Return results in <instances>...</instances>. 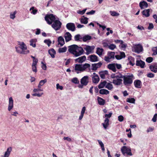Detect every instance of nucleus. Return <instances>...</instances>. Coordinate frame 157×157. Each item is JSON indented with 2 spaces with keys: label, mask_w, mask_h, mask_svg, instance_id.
Instances as JSON below:
<instances>
[{
  "label": "nucleus",
  "mask_w": 157,
  "mask_h": 157,
  "mask_svg": "<svg viewBox=\"0 0 157 157\" xmlns=\"http://www.w3.org/2000/svg\"><path fill=\"white\" fill-rule=\"evenodd\" d=\"M56 18L53 14L47 15L45 17V19L47 23L49 25L51 24L54 21L52 26L55 30H59L61 27L62 23L58 20H55Z\"/></svg>",
  "instance_id": "obj_1"
},
{
  "label": "nucleus",
  "mask_w": 157,
  "mask_h": 157,
  "mask_svg": "<svg viewBox=\"0 0 157 157\" xmlns=\"http://www.w3.org/2000/svg\"><path fill=\"white\" fill-rule=\"evenodd\" d=\"M68 51L75 56L78 57L83 54L84 51L82 47L74 44L68 47Z\"/></svg>",
  "instance_id": "obj_2"
},
{
  "label": "nucleus",
  "mask_w": 157,
  "mask_h": 157,
  "mask_svg": "<svg viewBox=\"0 0 157 157\" xmlns=\"http://www.w3.org/2000/svg\"><path fill=\"white\" fill-rule=\"evenodd\" d=\"M19 46L16 47V51L18 53L22 54H26L29 52V50L27 49L26 45L23 42H18Z\"/></svg>",
  "instance_id": "obj_3"
},
{
  "label": "nucleus",
  "mask_w": 157,
  "mask_h": 157,
  "mask_svg": "<svg viewBox=\"0 0 157 157\" xmlns=\"http://www.w3.org/2000/svg\"><path fill=\"white\" fill-rule=\"evenodd\" d=\"M132 75H125L123 76L124 83L126 86H128L132 82Z\"/></svg>",
  "instance_id": "obj_4"
},
{
  "label": "nucleus",
  "mask_w": 157,
  "mask_h": 157,
  "mask_svg": "<svg viewBox=\"0 0 157 157\" xmlns=\"http://www.w3.org/2000/svg\"><path fill=\"white\" fill-rule=\"evenodd\" d=\"M121 150L122 154L124 155H125V154L130 156L132 155V154L131 152V149L130 147L125 146H123L121 148Z\"/></svg>",
  "instance_id": "obj_5"
},
{
  "label": "nucleus",
  "mask_w": 157,
  "mask_h": 157,
  "mask_svg": "<svg viewBox=\"0 0 157 157\" xmlns=\"http://www.w3.org/2000/svg\"><path fill=\"white\" fill-rule=\"evenodd\" d=\"M115 53L114 52H109L108 53V56H105L104 60L106 62H110L109 60L111 59L114 58Z\"/></svg>",
  "instance_id": "obj_6"
},
{
  "label": "nucleus",
  "mask_w": 157,
  "mask_h": 157,
  "mask_svg": "<svg viewBox=\"0 0 157 157\" xmlns=\"http://www.w3.org/2000/svg\"><path fill=\"white\" fill-rule=\"evenodd\" d=\"M134 52L137 53H140L142 52L143 50V47L140 44H138L135 45L134 46Z\"/></svg>",
  "instance_id": "obj_7"
},
{
  "label": "nucleus",
  "mask_w": 157,
  "mask_h": 157,
  "mask_svg": "<svg viewBox=\"0 0 157 157\" xmlns=\"http://www.w3.org/2000/svg\"><path fill=\"white\" fill-rule=\"evenodd\" d=\"M89 82L88 77V76H84L81 79L80 82L82 84L86 86L87 85Z\"/></svg>",
  "instance_id": "obj_8"
},
{
  "label": "nucleus",
  "mask_w": 157,
  "mask_h": 157,
  "mask_svg": "<svg viewBox=\"0 0 157 157\" xmlns=\"http://www.w3.org/2000/svg\"><path fill=\"white\" fill-rule=\"evenodd\" d=\"M67 28L69 30L72 31H74L75 29V24L72 23H67L66 26Z\"/></svg>",
  "instance_id": "obj_9"
},
{
  "label": "nucleus",
  "mask_w": 157,
  "mask_h": 157,
  "mask_svg": "<svg viewBox=\"0 0 157 157\" xmlns=\"http://www.w3.org/2000/svg\"><path fill=\"white\" fill-rule=\"evenodd\" d=\"M13 101L12 97H11L9 98V105L8 109V111H10L13 108Z\"/></svg>",
  "instance_id": "obj_10"
},
{
  "label": "nucleus",
  "mask_w": 157,
  "mask_h": 157,
  "mask_svg": "<svg viewBox=\"0 0 157 157\" xmlns=\"http://www.w3.org/2000/svg\"><path fill=\"white\" fill-rule=\"evenodd\" d=\"M102 65V63L101 62L96 63L92 64V69L93 71H95L98 68L100 67Z\"/></svg>",
  "instance_id": "obj_11"
},
{
  "label": "nucleus",
  "mask_w": 157,
  "mask_h": 157,
  "mask_svg": "<svg viewBox=\"0 0 157 157\" xmlns=\"http://www.w3.org/2000/svg\"><path fill=\"white\" fill-rule=\"evenodd\" d=\"M12 150V147H9L7 149L6 151L5 152L3 155H2L1 157H9Z\"/></svg>",
  "instance_id": "obj_12"
},
{
  "label": "nucleus",
  "mask_w": 157,
  "mask_h": 157,
  "mask_svg": "<svg viewBox=\"0 0 157 157\" xmlns=\"http://www.w3.org/2000/svg\"><path fill=\"white\" fill-rule=\"evenodd\" d=\"M64 37L66 42H67L71 40L72 36L69 32H67L65 33Z\"/></svg>",
  "instance_id": "obj_13"
},
{
  "label": "nucleus",
  "mask_w": 157,
  "mask_h": 157,
  "mask_svg": "<svg viewBox=\"0 0 157 157\" xmlns=\"http://www.w3.org/2000/svg\"><path fill=\"white\" fill-rule=\"evenodd\" d=\"M84 49L86 51V54L88 55L91 53L92 51L94 49L93 46H91L88 45L86 46V47L84 48Z\"/></svg>",
  "instance_id": "obj_14"
},
{
  "label": "nucleus",
  "mask_w": 157,
  "mask_h": 157,
  "mask_svg": "<svg viewBox=\"0 0 157 157\" xmlns=\"http://www.w3.org/2000/svg\"><path fill=\"white\" fill-rule=\"evenodd\" d=\"M139 6L141 9L146 8L148 6V5L147 3L144 1L140 2Z\"/></svg>",
  "instance_id": "obj_15"
},
{
  "label": "nucleus",
  "mask_w": 157,
  "mask_h": 157,
  "mask_svg": "<svg viewBox=\"0 0 157 157\" xmlns=\"http://www.w3.org/2000/svg\"><path fill=\"white\" fill-rule=\"evenodd\" d=\"M86 59V57L85 56L80 57L75 59V62H78L79 63H82Z\"/></svg>",
  "instance_id": "obj_16"
},
{
  "label": "nucleus",
  "mask_w": 157,
  "mask_h": 157,
  "mask_svg": "<svg viewBox=\"0 0 157 157\" xmlns=\"http://www.w3.org/2000/svg\"><path fill=\"white\" fill-rule=\"evenodd\" d=\"M122 80L120 78H116L113 81V83L116 85H120L122 82Z\"/></svg>",
  "instance_id": "obj_17"
},
{
  "label": "nucleus",
  "mask_w": 157,
  "mask_h": 157,
  "mask_svg": "<svg viewBox=\"0 0 157 157\" xmlns=\"http://www.w3.org/2000/svg\"><path fill=\"white\" fill-rule=\"evenodd\" d=\"M89 57L91 62H95L98 61L97 56L95 55H90Z\"/></svg>",
  "instance_id": "obj_18"
},
{
  "label": "nucleus",
  "mask_w": 157,
  "mask_h": 157,
  "mask_svg": "<svg viewBox=\"0 0 157 157\" xmlns=\"http://www.w3.org/2000/svg\"><path fill=\"white\" fill-rule=\"evenodd\" d=\"M107 67L110 70H112L114 72L116 71V69L115 63L110 64L108 65Z\"/></svg>",
  "instance_id": "obj_19"
},
{
  "label": "nucleus",
  "mask_w": 157,
  "mask_h": 157,
  "mask_svg": "<svg viewBox=\"0 0 157 157\" xmlns=\"http://www.w3.org/2000/svg\"><path fill=\"white\" fill-rule=\"evenodd\" d=\"M92 82L93 83L97 84L99 81V78L98 75H95L92 77Z\"/></svg>",
  "instance_id": "obj_20"
},
{
  "label": "nucleus",
  "mask_w": 157,
  "mask_h": 157,
  "mask_svg": "<svg viewBox=\"0 0 157 157\" xmlns=\"http://www.w3.org/2000/svg\"><path fill=\"white\" fill-rule=\"evenodd\" d=\"M58 40V44H60L61 46H63L65 44L64 39L62 36L59 37Z\"/></svg>",
  "instance_id": "obj_21"
},
{
  "label": "nucleus",
  "mask_w": 157,
  "mask_h": 157,
  "mask_svg": "<svg viewBox=\"0 0 157 157\" xmlns=\"http://www.w3.org/2000/svg\"><path fill=\"white\" fill-rule=\"evenodd\" d=\"M145 64V62L141 60L136 61V65L137 66H140L141 68H144Z\"/></svg>",
  "instance_id": "obj_22"
},
{
  "label": "nucleus",
  "mask_w": 157,
  "mask_h": 157,
  "mask_svg": "<svg viewBox=\"0 0 157 157\" xmlns=\"http://www.w3.org/2000/svg\"><path fill=\"white\" fill-rule=\"evenodd\" d=\"M101 78L102 79L105 78V75H108V72L107 71H105L99 72Z\"/></svg>",
  "instance_id": "obj_23"
},
{
  "label": "nucleus",
  "mask_w": 157,
  "mask_h": 157,
  "mask_svg": "<svg viewBox=\"0 0 157 157\" xmlns=\"http://www.w3.org/2000/svg\"><path fill=\"white\" fill-rule=\"evenodd\" d=\"M48 53L52 58H54L55 57V55L56 54V52L54 49L52 48L49 49L48 50Z\"/></svg>",
  "instance_id": "obj_24"
},
{
  "label": "nucleus",
  "mask_w": 157,
  "mask_h": 157,
  "mask_svg": "<svg viewBox=\"0 0 157 157\" xmlns=\"http://www.w3.org/2000/svg\"><path fill=\"white\" fill-rule=\"evenodd\" d=\"M149 68L154 73L157 72V65H151L150 66Z\"/></svg>",
  "instance_id": "obj_25"
},
{
  "label": "nucleus",
  "mask_w": 157,
  "mask_h": 157,
  "mask_svg": "<svg viewBox=\"0 0 157 157\" xmlns=\"http://www.w3.org/2000/svg\"><path fill=\"white\" fill-rule=\"evenodd\" d=\"M102 124L105 129L107 128L109 125V119L106 118L105 120L104 123H102Z\"/></svg>",
  "instance_id": "obj_26"
},
{
  "label": "nucleus",
  "mask_w": 157,
  "mask_h": 157,
  "mask_svg": "<svg viewBox=\"0 0 157 157\" xmlns=\"http://www.w3.org/2000/svg\"><path fill=\"white\" fill-rule=\"evenodd\" d=\"M141 81L139 80H136L134 82L135 86L137 88H140L141 87Z\"/></svg>",
  "instance_id": "obj_27"
},
{
  "label": "nucleus",
  "mask_w": 157,
  "mask_h": 157,
  "mask_svg": "<svg viewBox=\"0 0 157 157\" xmlns=\"http://www.w3.org/2000/svg\"><path fill=\"white\" fill-rule=\"evenodd\" d=\"M88 18L86 17H84V16H83L80 19L81 22L82 24H86L88 22Z\"/></svg>",
  "instance_id": "obj_28"
},
{
  "label": "nucleus",
  "mask_w": 157,
  "mask_h": 157,
  "mask_svg": "<svg viewBox=\"0 0 157 157\" xmlns=\"http://www.w3.org/2000/svg\"><path fill=\"white\" fill-rule=\"evenodd\" d=\"M150 10L149 9L144 10L142 12L143 15H144L146 17H148L150 16Z\"/></svg>",
  "instance_id": "obj_29"
},
{
  "label": "nucleus",
  "mask_w": 157,
  "mask_h": 157,
  "mask_svg": "<svg viewBox=\"0 0 157 157\" xmlns=\"http://www.w3.org/2000/svg\"><path fill=\"white\" fill-rule=\"evenodd\" d=\"M47 81V80L46 78L44 79V80H40L38 86V87L39 88H40L41 86H43L44 83H46Z\"/></svg>",
  "instance_id": "obj_30"
},
{
  "label": "nucleus",
  "mask_w": 157,
  "mask_h": 157,
  "mask_svg": "<svg viewBox=\"0 0 157 157\" xmlns=\"http://www.w3.org/2000/svg\"><path fill=\"white\" fill-rule=\"evenodd\" d=\"M98 104L100 105H104L105 102V100L102 98L98 97Z\"/></svg>",
  "instance_id": "obj_31"
},
{
  "label": "nucleus",
  "mask_w": 157,
  "mask_h": 157,
  "mask_svg": "<svg viewBox=\"0 0 157 157\" xmlns=\"http://www.w3.org/2000/svg\"><path fill=\"white\" fill-rule=\"evenodd\" d=\"M75 70L76 71H82V64H75Z\"/></svg>",
  "instance_id": "obj_32"
},
{
  "label": "nucleus",
  "mask_w": 157,
  "mask_h": 157,
  "mask_svg": "<svg viewBox=\"0 0 157 157\" xmlns=\"http://www.w3.org/2000/svg\"><path fill=\"white\" fill-rule=\"evenodd\" d=\"M36 39H32L30 41V45L32 46L33 48H35L36 47Z\"/></svg>",
  "instance_id": "obj_33"
},
{
  "label": "nucleus",
  "mask_w": 157,
  "mask_h": 157,
  "mask_svg": "<svg viewBox=\"0 0 157 157\" xmlns=\"http://www.w3.org/2000/svg\"><path fill=\"white\" fill-rule=\"evenodd\" d=\"M99 93L101 94H107L109 93V91L105 89H102L99 90Z\"/></svg>",
  "instance_id": "obj_34"
},
{
  "label": "nucleus",
  "mask_w": 157,
  "mask_h": 157,
  "mask_svg": "<svg viewBox=\"0 0 157 157\" xmlns=\"http://www.w3.org/2000/svg\"><path fill=\"white\" fill-rule=\"evenodd\" d=\"M107 84V82L106 81H104L100 83L98 86V88L99 89H101L104 88Z\"/></svg>",
  "instance_id": "obj_35"
},
{
  "label": "nucleus",
  "mask_w": 157,
  "mask_h": 157,
  "mask_svg": "<svg viewBox=\"0 0 157 157\" xmlns=\"http://www.w3.org/2000/svg\"><path fill=\"white\" fill-rule=\"evenodd\" d=\"M91 38L92 37L91 36L88 35H86L83 37L82 40L83 41L86 42L87 40H90Z\"/></svg>",
  "instance_id": "obj_36"
},
{
  "label": "nucleus",
  "mask_w": 157,
  "mask_h": 157,
  "mask_svg": "<svg viewBox=\"0 0 157 157\" xmlns=\"http://www.w3.org/2000/svg\"><path fill=\"white\" fill-rule=\"evenodd\" d=\"M90 64L89 63H86L83 65H82V71H85L87 68L90 67Z\"/></svg>",
  "instance_id": "obj_37"
},
{
  "label": "nucleus",
  "mask_w": 157,
  "mask_h": 157,
  "mask_svg": "<svg viewBox=\"0 0 157 157\" xmlns=\"http://www.w3.org/2000/svg\"><path fill=\"white\" fill-rule=\"evenodd\" d=\"M103 49L102 48H97L96 53L99 56H101L102 54Z\"/></svg>",
  "instance_id": "obj_38"
},
{
  "label": "nucleus",
  "mask_w": 157,
  "mask_h": 157,
  "mask_svg": "<svg viewBox=\"0 0 157 157\" xmlns=\"http://www.w3.org/2000/svg\"><path fill=\"white\" fill-rule=\"evenodd\" d=\"M105 87L109 90H111L113 88V85L110 83H107L105 86Z\"/></svg>",
  "instance_id": "obj_39"
},
{
  "label": "nucleus",
  "mask_w": 157,
  "mask_h": 157,
  "mask_svg": "<svg viewBox=\"0 0 157 157\" xmlns=\"http://www.w3.org/2000/svg\"><path fill=\"white\" fill-rule=\"evenodd\" d=\"M67 50V48L66 47H64L62 48H60L58 49V52L59 53L65 52Z\"/></svg>",
  "instance_id": "obj_40"
},
{
  "label": "nucleus",
  "mask_w": 157,
  "mask_h": 157,
  "mask_svg": "<svg viewBox=\"0 0 157 157\" xmlns=\"http://www.w3.org/2000/svg\"><path fill=\"white\" fill-rule=\"evenodd\" d=\"M127 102L135 104V99L134 98H127L126 100Z\"/></svg>",
  "instance_id": "obj_41"
},
{
  "label": "nucleus",
  "mask_w": 157,
  "mask_h": 157,
  "mask_svg": "<svg viewBox=\"0 0 157 157\" xmlns=\"http://www.w3.org/2000/svg\"><path fill=\"white\" fill-rule=\"evenodd\" d=\"M152 51L153 52L152 56H155L157 55V47H153L152 48Z\"/></svg>",
  "instance_id": "obj_42"
},
{
  "label": "nucleus",
  "mask_w": 157,
  "mask_h": 157,
  "mask_svg": "<svg viewBox=\"0 0 157 157\" xmlns=\"http://www.w3.org/2000/svg\"><path fill=\"white\" fill-rule=\"evenodd\" d=\"M128 59L130 60L129 62L130 64L132 66H133L135 64L134 62V59L132 57H129Z\"/></svg>",
  "instance_id": "obj_43"
},
{
  "label": "nucleus",
  "mask_w": 157,
  "mask_h": 157,
  "mask_svg": "<svg viewBox=\"0 0 157 157\" xmlns=\"http://www.w3.org/2000/svg\"><path fill=\"white\" fill-rule=\"evenodd\" d=\"M110 13L111 15L113 16H117L119 15V14L114 11H110Z\"/></svg>",
  "instance_id": "obj_44"
},
{
  "label": "nucleus",
  "mask_w": 157,
  "mask_h": 157,
  "mask_svg": "<svg viewBox=\"0 0 157 157\" xmlns=\"http://www.w3.org/2000/svg\"><path fill=\"white\" fill-rule=\"evenodd\" d=\"M16 13V11H14L13 13H11L10 14V17L11 19H13L15 17V14Z\"/></svg>",
  "instance_id": "obj_45"
},
{
  "label": "nucleus",
  "mask_w": 157,
  "mask_h": 157,
  "mask_svg": "<svg viewBox=\"0 0 157 157\" xmlns=\"http://www.w3.org/2000/svg\"><path fill=\"white\" fill-rule=\"evenodd\" d=\"M44 43L47 44L48 46H50L51 43L52 42L50 40H45L44 41Z\"/></svg>",
  "instance_id": "obj_46"
},
{
  "label": "nucleus",
  "mask_w": 157,
  "mask_h": 157,
  "mask_svg": "<svg viewBox=\"0 0 157 157\" xmlns=\"http://www.w3.org/2000/svg\"><path fill=\"white\" fill-rule=\"evenodd\" d=\"M72 82L75 84H78L79 82V81L78 80V78H73L72 80Z\"/></svg>",
  "instance_id": "obj_47"
},
{
  "label": "nucleus",
  "mask_w": 157,
  "mask_h": 157,
  "mask_svg": "<svg viewBox=\"0 0 157 157\" xmlns=\"http://www.w3.org/2000/svg\"><path fill=\"white\" fill-rule=\"evenodd\" d=\"M109 48L113 50L116 48V46L114 44H111L108 46Z\"/></svg>",
  "instance_id": "obj_48"
},
{
  "label": "nucleus",
  "mask_w": 157,
  "mask_h": 157,
  "mask_svg": "<svg viewBox=\"0 0 157 157\" xmlns=\"http://www.w3.org/2000/svg\"><path fill=\"white\" fill-rule=\"evenodd\" d=\"M43 94V93H34L32 94V95L33 96L36 97L37 96L38 97H40L42 96V95Z\"/></svg>",
  "instance_id": "obj_49"
},
{
  "label": "nucleus",
  "mask_w": 157,
  "mask_h": 157,
  "mask_svg": "<svg viewBox=\"0 0 157 157\" xmlns=\"http://www.w3.org/2000/svg\"><path fill=\"white\" fill-rule=\"evenodd\" d=\"M86 9H85L82 11L78 10L77 11V13L79 14L82 15L85 12Z\"/></svg>",
  "instance_id": "obj_50"
},
{
  "label": "nucleus",
  "mask_w": 157,
  "mask_h": 157,
  "mask_svg": "<svg viewBox=\"0 0 157 157\" xmlns=\"http://www.w3.org/2000/svg\"><path fill=\"white\" fill-rule=\"evenodd\" d=\"M153 59L152 57H148L146 59V61L147 63H150L152 61Z\"/></svg>",
  "instance_id": "obj_51"
},
{
  "label": "nucleus",
  "mask_w": 157,
  "mask_h": 157,
  "mask_svg": "<svg viewBox=\"0 0 157 157\" xmlns=\"http://www.w3.org/2000/svg\"><path fill=\"white\" fill-rule=\"evenodd\" d=\"M32 70L33 72H36L37 71V70L36 69V65H32Z\"/></svg>",
  "instance_id": "obj_52"
},
{
  "label": "nucleus",
  "mask_w": 157,
  "mask_h": 157,
  "mask_svg": "<svg viewBox=\"0 0 157 157\" xmlns=\"http://www.w3.org/2000/svg\"><path fill=\"white\" fill-rule=\"evenodd\" d=\"M157 118V113H156L154 115L152 119V121L154 122H156V121Z\"/></svg>",
  "instance_id": "obj_53"
},
{
  "label": "nucleus",
  "mask_w": 157,
  "mask_h": 157,
  "mask_svg": "<svg viewBox=\"0 0 157 157\" xmlns=\"http://www.w3.org/2000/svg\"><path fill=\"white\" fill-rule=\"evenodd\" d=\"M80 35L79 34L76 35L75 36V41H77L79 40Z\"/></svg>",
  "instance_id": "obj_54"
},
{
  "label": "nucleus",
  "mask_w": 157,
  "mask_h": 157,
  "mask_svg": "<svg viewBox=\"0 0 157 157\" xmlns=\"http://www.w3.org/2000/svg\"><path fill=\"white\" fill-rule=\"evenodd\" d=\"M123 75L121 74H119V75H117L116 74L115 78H123Z\"/></svg>",
  "instance_id": "obj_55"
},
{
  "label": "nucleus",
  "mask_w": 157,
  "mask_h": 157,
  "mask_svg": "<svg viewBox=\"0 0 157 157\" xmlns=\"http://www.w3.org/2000/svg\"><path fill=\"white\" fill-rule=\"evenodd\" d=\"M124 120V117L122 115H120L118 117V120L120 122Z\"/></svg>",
  "instance_id": "obj_56"
},
{
  "label": "nucleus",
  "mask_w": 157,
  "mask_h": 157,
  "mask_svg": "<svg viewBox=\"0 0 157 157\" xmlns=\"http://www.w3.org/2000/svg\"><path fill=\"white\" fill-rule=\"evenodd\" d=\"M57 89H59L60 90H62L63 87L62 86H60L59 83H57L56 85Z\"/></svg>",
  "instance_id": "obj_57"
},
{
  "label": "nucleus",
  "mask_w": 157,
  "mask_h": 157,
  "mask_svg": "<svg viewBox=\"0 0 157 157\" xmlns=\"http://www.w3.org/2000/svg\"><path fill=\"white\" fill-rule=\"evenodd\" d=\"M147 76L149 78H152L154 77V75L152 73H149L147 74Z\"/></svg>",
  "instance_id": "obj_58"
},
{
  "label": "nucleus",
  "mask_w": 157,
  "mask_h": 157,
  "mask_svg": "<svg viewBox=\"0 0 157 157\" xmlns=\"http://www.w3.org/2000/svg\"><path fill=\"white\" fill-rule=\"evenodd\" d=\"M41 63L42 64L41 67L44 70H46L47 67L45 64L43 63V62H41Z\"/></svg>",
  "instance_id": "obj_59"
},
{
  "label": "nucleus",
  "mask_w": 157,
  "mask_h": 157,
  "mask_svg": "<svg viewBox=\"0 0 157 157\" xmlns=\"http://www.w3.org/2000/svg\"><path fill=\"white\" fill-rule=\"evenodd\" d=\"M38 62V60L36 58L35 59H33V62L32 63V65H36L37 63Z\"/></svg>",
  "instance_id": "obj_60"
},
{
  "label": "nucleus",
  "mask_w": 157,
  "mask_h": 157,
  "mask_svg": "<svg viewBox=\"0 0 157 157\" xmlns=\"http://www.w3.org/2000/svg\"><path fill=\"white\" fill-rule=\"evenodd\" d=\"M95 11L94 10H92L90 12H88L86 13V14L87 15H92L94 14L95 13Z\"/></svg>",
  "instance_id": "obj_61"
},
{
  "label": "nucleus",
  "mask_w": 157,
  "mask_h": 157,
  "mask_svg": "<svg viewBox=\"0 0 157 157\" xmlns=\"http://www.w3.org/2000/svg\"><path fill=\"white\" fill-rule=\"evenodd\" d=\"M154 130V128L152 127H149L147 130V132H152Z\"/></svg>",
  "instance_id": "obj_62"
},
{
  "label": "nucleus",
  "mask_w": 157,
  "mask_h": 157,
  "mask_svg": "<svg viewBox=\"0 0 157 157\" xmlns=\"http://www.w3.org/2000/svg\"><path fill=\"white\" fill-rule=\"evenodd\" d=\"M154 27L152 23H150L149 24V25L148 27V29H152Z\"/></svg>",
  "instance_id": "obj_63"
},
{
  "label": "nucleus",
  "mask_w": 157,
  "mask_h": 157,
  "mask_svg": "<svg viewBox=\"0 0 157 157\" xmlns=\"http://www.w3.org/2000/svg\"><path fill=\"white\" fill-rule=\"evenodd\" d=\"M116 67L117 69H119L121 68V65L120 64L116 63L115 64V67Z\"/></svg>",
  "instance_id": "obj_64"
}]
</instances>
